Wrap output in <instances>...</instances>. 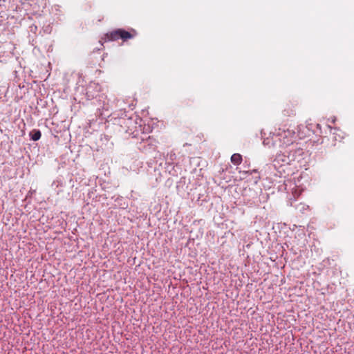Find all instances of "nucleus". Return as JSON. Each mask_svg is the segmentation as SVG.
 <instances>
[{
  "mask_svg": "<svg viewBox=\"0 0 354 354\" xmlns=\"http://www.w3.org/2000/svg\"><path fill=\"white\" fill-rule=\"evenodd\" d=\"M133 37V35L121 28L116 29L105 35L106 41H115L119 38L122 39L123 41H126L127 39H131Z\"/></svg>",
  "mask_w": 354,
  "mask_h": 354,
  "instance_id": "2",
  "label": "nucleus"
},
{
  "mask_svg": "<svg viewBox=\"0 0 354 354\" xmlns=\"http://www.w3.org/2000/svg\"><path fill=\"white\" fill-rule=\"evenodd\" d=\"M30 139L33 141H37L41 136V133L39 129H33L29 133Z\"/></svg>",
  "mask_w": 354,
  "mask_h": 354,
  "instance_id": "8",
  "label": "nucleus"
},
{
  "mask_svg": "<svg viewBox=\"0 0 354 354\" xmlns=\"http://www.w3.org/2000/svg\"><path fill=\"white\" fill-rule=\"evenodd\" d=\"M91 87H88L86 88V95L88 97V99H90V97H93V96L90 95L89 93H91Z\"/></svg>",
  "mask_w": 354,
  "mask_h": 354,
  "instance_id": "13",
  "label": "nucleus"
},
{
  "mask_svg": "<svg viewBox=\"0 0 354 354\" xmlns=\"http://www.w3.org/2000/svg\"><path fill=\"white\" fill-rule=\"evenodd\" d=\"M284 165H290V160L286 157L285 151H280V153H277L273 160V166L274 168H277Z\"/></svg>",
  "mask_w": 354,
  "mask_h": 354,
  "instance_id": "5",
  "label": "nucleus"
},
{
  "mask_svg": "<svg viewBox=\"0 0 354 354\" xmlns=\"http://www.w3.org/2000/svg\"><path fill=\"white\" fill-rule=\"evenodd\" d=\"M176 158V155L175 153H168L167 156V162L169 165H172L174 164V160Z\"/></svg>",
  "mask_w": 354,
  "mask_h": 354,
  "instance_id": "10",
  "label": "nucleus"
},
{
  "mask_svg": "<svg viewBox=\"0 0 354 354\" xmlns=\"http://www.w3.org/2000/svg\"><path fill=\"white\" fill-rule=\"evenodd\" d=\"M120 126L123 129L126 133L131 132L133 128L136 127L135 121L131 118H122L118 120Z\"/></svg>",
  "mask_w": 354,
  "mask_h": 354,
  "instance_id": "4",
  "label": "nucleus"
},
{
  "mask_svg": "<svg viewBox=\"0 0 354 354\" xmlns=\"http://www.w3.org/2000/svg\"><path fill=\"white\" fill-rule=\"evenodd\" d=\"M49 29H50V27H49V26H48V27L44 30V32H47V33H50V31L49 30Z\"/></svg>",
  "mask_w": 354,
  "mask_h": 354,
  "instance_id": "14",
  "label": "nucleus"
},
{
  "mask_svg": "<svg viewBox=\"0 0 354 354\" xmlns=\"http://www.w3.org/2000/svg\"><path fill=\"white\" fill-rule=\"evenodd\" d=\"M138 149L145 153H151L156 151V145L155 140L149 137L147 140H143L138 146Z\"/></svg>",
  "mask_w": 354,
  "mask_h": 354,
  "instance_id": "3",
  "label": "nucleus"
},
{
  "mask_svg": "<svg viewBox=\"0 0 354 354\" xmlns=\"http://www.w3.org/2000/svg\"><path fill=\"white\" fill-rule=\"evenodd\" d=\"M295 138V133L293 131H283L277 135H273V147L286 148L293 144Z\"/></svg>",
  "mask_w": 354,
  "mask_h": 354,
  "instance_id": "1",
  "label": "nucleus"
},
{
  "mask_svg": "<svg viewBox=\"0 0 354 354\" xmlns=\"http://www.w3.org/2000/svg\"><path fill=\"white\" fill-rule=\"evenodd\" d=\"M109 104H106L104 102L103 105L102 106H100V107H98L97 109L95 115L97 117L101 118L102 119H104L106 117H109Z\"/></svg>",
  "mask_w": 354,
  "mask_h": 354,
  "instance_id": "6",
  "label": "nucleus"
},
{
  "mask_svg": "<svg viewBox=\"0 0 354 354\" xmlns=\"http://www.w3.org/2000/svg\"><path fill=\"white\" fill-rule=\"evenodd\" d=\"M37 29H38V27L35 24H32L29 26L30 32L35 35L36 34Z\"/></svg>",
  "mask_w": 354,
  "mask_h": 354,
  "instance_id": "12",
  "label": "nucleus"
},
{
  "mask_svg": "<svg viewBox=\"0 0 354 354\" xmlns=\"http://www.w3.org/2000/svg\"><path fill=\"white\" fill-rule=\"evenodd\" d=\"M272 138H273V136L271 137V138H266L263 140V144L265 145V146H268V147H271L272 146L273 147V140H272Z\"/></svg>",
  "mask_w": 354,
  "mask_h": 354,
  "instance_id": "11",
  "label": "nucleus"
},
{
  "mask_svg": "<svg viewBox=\"0 0 354 354\" xmlns=\"http://www.w3.org/2000/svg\"><path fill=\"white\" fill-rule=\"evenodd\" d=\"M284 151L286 154V157L288 158V160H290V164L291 163V162L295 160L296 156H297L296 154L297 153H299V155H301L300 149H298V150H293V149L286 150V149Z\"/></svg>",
  "mask_w": 354,
  "mask_h": 354,
  "instance_id": "7",
  "label": "nucleus"
},
{
  "mask_svg": "<svg viewBox=\"0 0 354 354\" xmlns=\"http://www.w3.org/2000/svg\"><path fill=\"white\" fill-rule=\"evenodd\" d=\"M231 162L235 165H240L242 162L241 155H240L239 153H234L231 156Z\"/></svg>",
  "mask_w": 354,
  "mask_h": 354,
  "instance_id": "9",
  "label": "nucleus"
}]
</instances>
